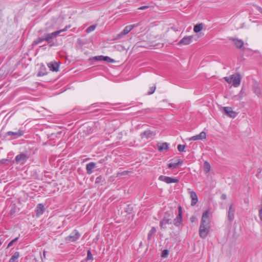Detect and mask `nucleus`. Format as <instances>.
Instances as JSON below:
<instances>
[{
  "label": "nucleus",
  "instance_id": "f257e3e1",
  "mask_svg": "<svg viewBox=\"0 0 262 262\" xmlns=\"http://www.w3.org/2000/svg\"><path fill=\"white\" fill-rule=\"evenodd\" d=\"M209 214V211L207 210L203 213L202 215L199 234L203 238H205L207 236L210 230Z\"/></svg>",
  "mask_w": 262,
  "mask_h": 262
},
{
  "label": "nucleus",
  "instance_id": "f03ea898",
  "mask_svg": "<svg viewBox=\"0 0 262 262\" xmlns=\"http://www.w3.org/2000/svg\"><path fill=\"white\" fill-rule=\"evenodd\" d=\"M224 79L228 83H232L234 87H238L241 84L242 77L239 73H237L229 77H225Z\"/></svg>",
  "mask_w": 262,
  "mask_h": 262
},
{
  "label": "nucleus",
  "instance_id": "7ed1b4c3",
  "mask_svg": "<svg viewBox=\"0 0 262 262\" xmlns=\"http://www.w3.org/2000/svg\"><path fill=\"white\" fill-rule=\"evenodd\" d=\"M70 26H67L64 29L52 32L51 33H48L45 35L44 39L46 41L49 42L51 40L56 38L60 33L64 32L70 28Z\"/></svg>",
  "mask_w": 262,
  "mask_h": 262
},
{
  "label": "nucleus",
  "instance_id": "20e7f679",
  "mask_svg": "<svg viewBox=\"0 0 262 262\" xmlns=\"http://www.w3.org/2000/svg\"><path fill=\"white\" fill-rule=\"evenodd\" d=\"M81 236L79 232L76 230H74L70 235L66 237V241L69 242H74L76 241Z\"/></svg>",
  "mask_w": 262,
  "mask_h": 262
},
{
  "label": "nucleus",
  "instance_id": "39448f33",
  "mask_svg": "<svg viewBox=\"0 0 262 262\" xmlns=\"http://www.w3.org/2000/svg\"><path fill=\"white\" fill-rule=\"evenodd\" d=\"M156 135L155 131L149 129L146 130L140 134L141 139H152Z\"/></svg>",
  "mask_w": 262,
  "mask_h": 262
},
{
  "label": "nucleus",
  "instance_id": "423d86ee",
  "mask_svg": "<svg viewBox=\"0 0 262 262\" xmlns=\"http://www.w3.org/2000/svg\"><path fill=\"white\" fill-rule=\"evenodd\" d=\"M172 214V212H166L165 213L163 219L160 223V226L161 228H163L165 225L171 223L170 221L171 220Z\"/></svg>",
  "mask_w": 262,
  "mask_h": 262
},
{
  "label": "nucleus",
  "instance_id": "0eeeda50",
  "mask_svg": "<svg viewBox=\"0 0 262 262\" xmlns=\"http://www.w3.org/2000/svg\"><path fill=\"white\" fill-rule=\"evenodd\" d=\"M222 110V111L229 117L234 118L237 116V113L231 107H223Z\"/></svg>",
  "mask_w": 262,
  "mask_h": 262
},
{
  "label": "nucleus",
  "instance_id": "6e6552de",
  "mask_svg": "<svg viewBox=\"0 0 262 262\" xmlns=\"http://www.w3.org/2000/svg\"><path fill=\"white\" fill-rule=\"evenodd\" d=\"M159 180L163 181L167 184H170V183H176L179 182V180L176 178H172L171 177H169L167 176H160L159 177Z\"/></svg>",
  "mask_w": 262,
  "mask_h": 262
},
{
  "label": "nucleus",
  "instance_id": "1a4fd4ad",
  "mask_svg": "<svg viewBox=\"0 0 262 262\" xmlns=\"http://www.w3.org/2000/svg\"><path fill=\"white\" fill-rule=\"evenodd\" d=\"M182 223V211L181 206L179 207V214L174 220V224L176 226H179Z\"/></svg>",
  "mask_w": 262,
  "mask_h": 262
},
{
  "label": "nucleus",
  "instance_id": "9d476101",
  "mask_svg": "<svg viewBox=\"0 0 262 262\" xmlns=\"http://www.w3.org/2000/svg\"><path fill=\"white\" fill-rule=\"evenodd\" d=\"M24 135V132L20 129H19L16 132L9 131L7 133L8 136H13L14 139L17 138Z\"/></svg>",
  "mask_w": 262,
  "mask_h": 262
},
{
  "label": "nucleus",
  "instance_id": "9b49d317",
  "mask_svg": "<svg viewBox=\"0 0 262 262\" xmlns=\"http://www.w3.org/2000/svg\"><path fill=\"white\" fill-rule=\"evenodd\" d=\"M193 38V36H188L183 37L178 43L179 45H188L190 44Z\"/></svg>",
  "mask_w": 262,
  "mask_h": 262
},
{
  "label": "nucleus",
  "instance_id": "f8f14e48",
  "mask_svg": "<svg viewBox=\"0 0 262 262\" xmlns=\"http://www.w3.org/2000/svg\"><path fill=\"white\" fill-rule=\"evenodd\" d=\"M50 70L53 72H57L59 70V64L56 62H50L48 64Z\"/></svg>",
  "mask_w": 262,
  "mask_h": 262
},
{
  "label": "nucleus",
  "instance_id": "ddd939ff",
  "mask_svg": "<svg viewBox=\"0 0 262 262\" xmlns=\"http://www.w3.org/2000/svg\"><path fill=\"white\" fill-rule=\"evenodd\" d=\"M206 138V133L204 132H202L199 135L194 136L190 138L189 139V140H203Z\"/></svg>",
  "mask_w": 262,
  "mask_h": 262
},
{
  "label": "nucleus",
  "instance_id": "4468645a",
  "mask_svg": "<svg viewBox=\"0 0 262 262\" xmlns=\"http://www.w3.org/2000/svg\"><path fill=\"white\" fill-rule=\"evenodd\" d=\"M252 89L254 92V93L258 96L260 97L261 95V91L260 87L259 86V84L255 82L254 84H253L252 86Z\"/></svg>",
  "mask_w": 262,
  "mask_h": 262
},
{
  "label": "nucleus",
  "instance_id": "2eb2a0df",
  "mask_svg": "<svg viewBox=\"0 0 262 262\" xmlns=\"http://www.w3.org/2000/svg\"><path fill=\"white\" fill-rule=\"evenodd\" d=\"M27 159V156L25 154H20L15 157V161L17 163H23Z\"/></svg>",
  "mask_w": 262,
  "mask_h": 262
},
{
  "label": "nucleus",
  "instance_id": "dca6fc26",
  "mask_svg": "<svg viewBox=\"0 0 262 262\" xmlns=\"http://www.w3.org/2000/svg\"><path fill=\"white\" fill-rule=\"evenodd\" d=\"M190 194L191 199V205L192 206H194L198 201L197 195L196 193L193 191H190Z\"/></svg>",
  "mask_w": 262,
  "mask_h": 262
},
{
  "label": "nucleus",
  "instance_id": "f3484780",
  "mask_svg": "<svg viewBox=\"0 0 262 262\" xmlns=\"http://www.w3.org/2000/svg\"><path fill=\"white\" fill-rule=\"evenodd\" d=\"M158 149L160 151L163 150H167L169 148V145L167 143H159L157 144Z\"/></svg>",
  "mask_w": 262,
  "mask_h": 262
},
{
  "label": "nucleus",
  "instance_id": "a211bd4d",
  "mask_svg": "<svg viewBox=\"0 0 262 262\" xmlns=\"http://www.w3.org/2000/svg\"><path fill=\"white\" fill-rule=\"evenodd\" d=\"M96 167V164L94 162H91L86 165V169L88 174L93 172V169Z\"/></svg>",
  "mask_w": 262,
  "mask_h": 262
},
{
  "label": "nucleus",
  "instance_id": "6ab92c4d",
  "mask_svg": "<svg viewBox=\"0 0 262 262\" xmlns=\"http://www.w3.org/2000/svg\"><path fill=\"white\" fill-rule=\"evenodd\" d=\"M234 209L232 207V205H230L228 212V217L230 222H232L234 219Z\"/></svg>",
  "mask_w": 262,
  "mask_h": 262
},
{
  "label": "nucleus",
  "instance_id": "aec40b11",
  "mask_svg": "<svg viewBox=\"0 0 262 262\" xmlns=\"http://www.w3.org/2000/svg\"><path fill=\"white\" fill-rule=\"evenodd\" d=\"M132 30L130 29L129 26H127L125 27V28L123 29V30L118 35L117 39L120 38L122 36L125 35L127 34H128Z\"/></svg>",
  "mask_w": 262,
  "mask_h": 262
},
{
  "label": "nucleus",
  "instance_id": "412c9836",
  "mask_svg": "<svg viewBox=\"0 0 262 262\" xmlns=\"http://www.w3.org/2000/svg\"><path fill=\"white\" fill-rule=\"evenodd\" d=\"M233 42H234V45L237 48H241L243 47L244 45V42L241 39H238L236 38H232L231 39Z\"/></svg>",
  "mask_w": 262,
  "mask_h": 262
},
{
  "label": "nucleus",
  "instance_id": "4be33fe9",
  "mask_svg": "<svg viewBox=\"0 0 262 262\" xmlns=\"http://www.w3.org/2000/svg\"><path fill=\"white\" fill-rule=\"evenodd\" d=\"M44 206L42 204H38L36 209V215L39 216L42 214L45 211Z\"/></svg>",
  "mask_w": 262,
  "mask_h": 262
},
{
  "label": "nucleus",
  "instance_id": "5701e85b",
  "mask_svg": "<svg viewBox=\"0 0 262 262\" xmlns=\"http://www.w3.org/2000/svg\"><path fill=\"white\" fill-rule=\"evenodd\" d=\"M203 28V24H199L194 26L193 30L195 33L200 32Z\"/></svg>",
  "mask_w": 262,
  "mask_h": 262
},
{
  "label": "nucleus",
  "instance_id": "b1692460",
  "mask_svg": "<svg viewBox=\"0 0 262 262\" xmlns=\"http://www.w3.org/2000/svg\"><path fill=\"white\" fill-rule=\"evenodd\" d=\"M19 256V252H15L9 259V262H15V261L18 258Z\"/></svg>",
  "mask_w": 262,
  "mask_h": 262
},
{
  "label": "nucleus",
  "instance_id": "393cba45",
  "mask_svg": "<svg viewBox=\"0 0 262 262\" xmlns=\"http://www.w3.org/2000/svg\"><path fill=\"white\" fill-rule=\"evenodd\" d=\"M156 232V229L155 227H152L151 230L149 231L148 234V236H147V239L148 241H150L151 239V237L152 236V235H154Z\"/></svg>",
  "mask_w": 262,
  "mask_h": 262
},
{
  "label": "nucleus",
  "instance_id": "a878e982",
  "mask_svg": "<svg viewBox=\"0 0 262 262\" xmlns=\"http://www.w3.org/2000/svg\"><path fill=\"white\" fill-rule=\"evenodd\" d=\"M124 210L128 214H130L133 210V207L131 205H126L124 208Z\"/></svg>",
  "mask_w": 262,
  "mask_h": 262
},
{
  "label": "nucleus",
  "instance_id": "bb28decb",
  "mask_svg": "<svg viewBox=\"0 0 262 262\" xmlns=\"http://www.w3.org/2000/svg\"><path fill=\"white\" fill-rule=\"evenodd\" d=\"M204 169L206 173H208L210 169V166L208 162L205 161L204 163Z\"/></svg>",
  "mask_w": 262,
  "mask_h": 262
},
{
  "label": "nucleus",
  "instance_id": "cd10ccee",
  "mask_svg": "<svg viewBox=\"0 0 262 262\" xmlns=\"http://www.w3.org/2000/svg\"><path fill=\"white\" fill-rule=\"evenodd\" d=\"M43 41H45V40L44 39V37H39L33 41V44L37 45Z\"/></svg>",
  "mask_w": 262,
  "mask_h": 262
},
{
  "label": "nucleus",
  "instance_id": "c85d7f7f",
  "mask_svg": "<svg viewBox=\"0 0 262 262\" xmlns=\"http://www.w3.org/2000/svg\"><path fill=\"white\" fill-rule=\"evenodd\" d=\"M96 25H92L87 28L86 32L88 33H89L93 31L94 30H95V29H96Z\"/></svg>",
  "mask_w": 262,
  "mask_h": 262
},
{
  "label": "nucleus",
  "instance_id": "c756f323",
  "mask_svg": "<svg viewBox=\"0 0 262 262\" xmlns=\"http://www.w3.org/2000/svg\"><path fill=\"white\" fill-rule=\"evenodd\" d=\"M103 60L105 61L106 62H114V59L111 58L110 57H109L108 56H104Z\"/></svg>",
  "mask_w": 262,
  "mask_h": 262
},
{
  "label": "nucleus",
  "instance_id": "7c9ffc66",
  "mask_svg": "<svg viewBox=\"0 0 262 262\" xmlns=\"http://www.w3.org/2000/svg\"><path fill=\"white\" fill-rule=\"evenodd\" d=\"M93 259V255L90 250L88 251L86 260H92Z\"/></svg>",
  "mask_w": 262,
  "mask_h": 262
},
{
  "label": "nucleus",
  "instance_id": "2f4dec72",
  "mask_svg": "<svg viewBox=\"0 0 262 262\" xmlns=\"http://www.w3.org/2000/svg\"><path fill=\"white\" fill-rule=\"evenodd\" d=\"M185 148V146L184 145L179 144L178 146V149L180 152L184 151Z\"/></svg>",
  "mask_w": 262,
  "mask_h": 262
},
{
  "label": "nucleus",
  "instance_id": "473e14b6",
  "mask_svg": "<svg viewBox=\"0 0 262 262\" xmlns=\"http://www.w3.org/2000/svg\"><path fill=\"white\" fill-rule=\"evenodd\" d=\"M169 168H177L178 167L176 163H169L168 165Z\"/></svg>",
  "mask_w": 262,
  "mask_h": 262
},
{
  "label": "nucleus",
  "instance_id": "72a5a7b5",
  "mask_svg": "<svg viewBox=\"0 0 262 262\" xmlns=\"http://www.w3.org/2000/svg\"><path fill=\"white\" fill-rule=\"evenodd\" d=\"M168 251L167 250H164L162 252V255L161 256L162 257H166L168 255Z\"/></svg>",
  "mask_w": 262,
  "mask_h": 262
},
{
  "label": "nucleus",
  "instance_id": "f704fd0d",
  "mask_svg": "<svg viewBox=\"0 0 262 262\" xmlns=\"http://www.w3.org/2000/svg\"><path fill=\"white\" fill-rule=\"evenodd\" d=\"M94 59L97 61L103 60L104 56L102 55L95 56Z\"/></svg>",
  "mask_w": 262,
  "mask_h": 262
},
{
  "label": "nucleus",
  "instance_id": "c9c22d12",
  "mask_svg": "<svg viewBox=\"0 0 262 262\" xmlns=\"http://www.w3.org/2000/svg\"><path fill=\"white\" fill-rule=\"evenodd\" d=\"M45 70V67H41L40 68V70ZM46 74V73L45 72H41V71H40L38 74H37V76H43Z\"/></svg>",
  "mask_w": 262,
  "mask_h": 262
},
{
  "label": "nucleus",
  "instance_id": "e433bc0d",
  "mask_svg": "<svg viewBox=\"0 0 262 262\" xmlns=\"http://www.w3.org/2000/svg\"><path fill=\"white\" fill-rule=\"evenodd\" d=\"M156 90V86H152L150 88V91L148 92V95L153 94Z\"/></svg>",
  "mask_w": 262,
  "mask_h": 262
},
{
  "label": "nucleus",
  "instance_id": "4c0bfd02",
  "mask_svg": "<svg viewBox=\"0 0 262 262\" xmlns=\"http://www.w3.org/2000/svg\"><path fill=\"white\" fill-rule=\"evenodd\" d=\"M242 98V96L241 95L235 96L232 98V99L234 100H241Z\"/></svg>",
  "mask_w": 262,
  "mask_h": 262
},
{
  "label": "nucleus",
  "instance_id": "58836bf2",
  "mask_svg": "<svg viewBox=\"0 0 262 262\" xmlns=\"http://www.w3.org/2000/svg\"><path fill=\"white\" fill-rule=\"evenodd\" d=\"M259 217L260 220L262 221V207H261L260 209L259 210Z\"/></svg>",
  "mask_w": 262,
  "mask_h": 262
},
{
  "label": "nucleus",
  "instance_id": "ea45409f",
  "mask_svg": "<svg viewBox=\"0 0 262 262\" xmlns=\"http://www.w3.org/2000/svg\"><path fill=\"white\" fill-rule=\"evenodd\" d=\"M138 26V24H133L132 25H129V27H130V29L132 30L134 28L137 27Z\"/></svg>",
  "mask_w": 262,
  "mask_h": 262
},
{
  "label": "nucleus",
  "instance_id": "a19ab883",
  "mask_svg": "<svg viewBox=\"0 0 262 262\" xmlns=\"http://www.w3.org/2000/svg\"><path fill=\"white\" fill-rule=\"evenodd\" d=\"M148 8H149L148 6H142V7H140V8H139V9L144 10L145 9H147Z\"/></svg>",
  "mask_w": 262,
  "mask_h": 262
},
{
  "label": "nucleus",
  "instance_id": "79ce46f5",
  "mask_svg": "<svg viewBox=\"0 0 262 262\" xmlns=\"http://www.w3.org/2000/svg\"><path fill=\"white\" fill-rule=\"evenodd\" d=\"M176 163H177V164L178 166H179V165H182V163H183V161H182L181 160L179 159V160H178V161Z\"/></svg>",
  "mask_w": 262,
  "mask_h": 262
},
{
  "label": "nucleus",
  "instance_id": "37998d69",
  "mask_svg": "<svg viewBox=\"0 0 262 262\" xmlns=\"http://www.w3.org/2000/svg\"><path fill=\"white\" fill-rule=\"evenodd\" d=\"M127 173H128V171H123V172H122L121 173H119L118 174V175H121V176L125 175V174H127Z\"/></svg>",
  "mask_w": 262,
  "mask_h": 262
},
{
  "label": "nucleus",
  "instance_id": "c03bdc74",
  "mask_svg": "<svg viewBox=\"0 0 262 262\" xmlns=\"http://www.w3.org/2000/svg\"><path fill=\"white\" fill-rule=\"evenodd\" d=\"M171 30H173L175 32H177V31H178L179 30L178 28H176V27H171L170 28Z\"/></svg>",
  "mask_w": 262,
  "mask_h": 262
},
{
  "label": "nucleus",
  "instance_id": "a18cd8bd",
  "mask_svg": "<svg viewBox=\"0 0 262 262\" xmlns=\"http://www.w3.org/2000/svg\"><path fill=\"white\" fill-rule=\"evenodd\" d=\"M13 242L11 241V242L8 244L7 247H8V248H9V247H10L12 246V245H13Z\"/></svg>",
  "mask_w": 262,
  "mask_h": 262
},
{
  "label": "nucleus",
  "instance_id": "49530a36",
  "mask_svg": "<svg viewBox=\"0 0 262 262\" xmlns=\"http://www.w3.org/2000/svg\"><path fill=\"white\" fill-rule=\"evenodd\" d=\"M221 198H222V199L223 200L226 199V194H222Z\"/></svg>",
  "mask_w": 262,
  "mask_h": 262
},
{
  "label": "nucleus",
  "instance_id": "de8ad7c7",
  "mask_svg": "<svg viewBox=\"0 0 262 262\" xmlns=\"http://www.w3.org/2000/svg\"><path fill=\"white\" fill-rule=\"evenodd\" d=\"M18 237H16L15 238H14V239L12 240L11 241L13 242V243H14V242H16L18 239Z\"/></svg>",
  "mask_w": 262,
  "mask_h": 262
},
{
  "label": "nucleus",
  "instance_id": "09e8293b",
  "mask_svg": "<svg viewBox=\"0 0 262 262\" xmlns=\"http://www.w3.org/2000/svg\"><path fill=\"white\" fill-rule=\"evenodd\" d=\"M258 10L262 13V8L260 7H258Z\"/></svg>",
  "mask_w": 262,
  "mask_h": 262
},
{
  "label": "nucleus",
  "instance_id": "8fccbe9b",
  "mask_svg": "<svg viewBox=\"0 0 262 262\" xmlns=\"http://www.w3.org/2000/svg\"><path fill=\"white\" fill-rule=\"evenodd\" d=\"M43 256L44 258H46V251H44L43 252Z\"/></svg>",
  "mask_w": 262,
  "mask_h": 262
},
{
  "label": "nucleus",
  "instance_id": "3c124183",
  "mask_svg": "<svg viewBox=\"0 0 262 262\" xmlns=\"http://www.w3.org/2000/svg\"><path fill=\"white\" fill-rule=\"evenodd\" d=\"M2 245V242L0 241V246H1Z\"/></svg>",
  "mask_w": 262,
  "mask_h": 262
},
{
  "label": "nucleus",
  "instance_id": "603ef678",
  "mask_svg": "<svg viewBox=\"0 0 262 262\" xmlns=\"http://www.w3.org/2000/svg\"><path fill=\"white\" fill-rule=\"evenodd\" d=\"M81 262H82V261H81Z\"/></svg>",
  "mask_w": 262,
  "mask_h": 262
}]
</instances>
